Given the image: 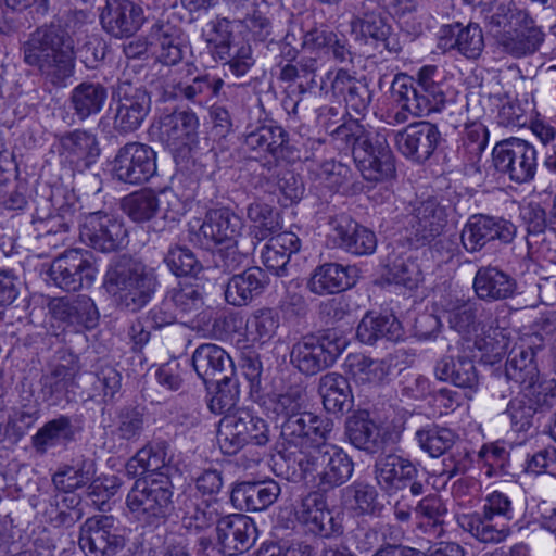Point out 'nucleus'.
Segmentation results:
<instances>
[{"instance_id": "obj_12", "label": "nucleus", "mask_w": 556, "mask_h": 556, "mask_svg": "<svg viewBox=\"0 0 556 556\" xmlns=\"http://www.w3.org/2000/svg\"><path fill=\"white\" fill-rule=\"evenodd\" d=\"M79 238L92 249L110 253L125 247L127 230L121 220L103 211L81 213Z\"/></svg>"}, {"instance_id": "obj_36", "label": "nucleus", "mask_w": 556, "mask_h": 556, "mask_svg": "<svg viewBox=\"0 0 556 556\" xmlns=\"http://www.w3.org/2000/svg\"><path fill=\"white\" fill-rule=\"evenodd\" d=\"M108 99L106 88L94 81H83L75 86L68 98L70 108L80 122L99 114Z\"/></svg>"}, {"instance_id": "obj_26", "label": "nucleus", "mask_w": 556, "mask_h": 556, "mask_svg": "<svg viewBox=\"0 0 556 556\" xmlns=\"http://www.w3.org/2000/svg\"><path fill=\"white\" fill-rule=\"evenodd\" d=\"M175 509L182 527L194 532L204 531L216 525L222 514L217 502H210L187 492L178 495Z\"/></svg>"}, {"instance_id": "obj_51", "label": "nucleus", "mask_w": 556, "mask_h": 556, "mask_svg": "<svg viewBox=\"0 0 556 556\" xmlns=\"http://www.w3.org/2000/svg\"><path fill=\"white\" fill-rule=\"evenodd\" d=\"M74 431L71 419L60 416L41 427L33 437V446L39 454H45L49 448L73 439Z\"/></svg>"}, {"instance_id": "obj_52", "label": "nucleus", "mask_w": 556, "mask_h": 556, "mask_svg": "<svg viewBox=\"0 0 556 556\" xmlns=\"http://www.w3.org/2000/svg\"><path fill=\"white\" fill-rule=\"evenodd\" d=\"M342 350H290L291 364L302 374L313 376L331 367Z\"/></svg>"}, {"instance_id": "obj_6", "label": "nucleus", "mask_w": 556, "mask_h": 556, "mask_svg": "<svg viewBox=\"0 0 556 556\" xmlns=\"http://www.w3.org/2000/svg\"><path fill=\"white\" fill-rule=\"evenodd\" d=\"M374 475L380 490L390 496L407 492L419 497L429 486L427 475L418 464L397 453L379 455L374 464Z\"/></svg>"}, {"instance_id": "obj_15", "label": "nucleus", "mask_w": 556, "mask_h": 556, "mask_svg": "<svg viewBox=\"0 0 556 556\" xmlns=\"http://www.w3.org/2000/svg\"><path fill=\"white\" fill-rule=\"evenodd\" d=\"M353 159L368 181H382L395 173L394 159L387 138L377 131L355 148Z\"/></svg>"}, {"instance_id": "obj_40", "label": "nucleus", "mask_w": 556, "mask_h": 556, "mask_svg": "<svg viewBox=\"0 0 556 556\" xmlns=\"http://www.w3.org/2000/svg\"><path fill=\"white\" fill-rule=\"evenodd\" d=\"M53 316L70 324H80L86 328H93L99 319V312L93 300L87 295H79L73 300L59 299L51 303Z\"/></svg>"}, {"instance_id": "obj_3", "label": "nucleus", "mask_w": 556, "mask_h": 556, "mask_svg": "<svg viewBox=\"0 0 556 556\" xmlns=\"http://www.w3.org/2000/svg\"><path fill=\"white\" fill-rule=\"evenodd\" d=\"M104 286L118 308L136 313L152 300L159 280L153 268L131 257L121 256L110 264Z\"/></svg>"}, {"instance_id": "obj_19", "label": "nucleus", "mask_w": 556, "mask_h": 556, "mask_svg": "<svg viewBox=\"0 0 556 556\" xmlns=\"http://www.w3.org/2000/svg\"><path fill=\"white\" fill-rule=\"evenodd\" d=\"M216 534L220 552L232 556L248 551L255 543L257 529L254 521L245 515L220 514L216 523Z\"/></svg>"}, {"instance_id": "obj_20", "label": "nucleus", "mask_w": 556, "mask_h": 556, "mask_svg": "<svg viewBox=\"0 0 556 556\" xmlns=\"http://www.w3.org/2000/svg\"><path fill=\"white\" fill-rule=\"evenodd\" d=\"M330 240L345 252L354 255H369L376 251L377 238L372 230L358 224L348 215L330 219Z\"/></svg>"}, {"instance_id": "obj_22", "label": "nucleus", "mask_w": 556, "mask_h": 556, "mask_svg": "<svg viewBox=\"0 0 556 556\" xmlns=\"http://www.w3.org/2000/svg\"><path fill=\"white\" fill-rule=\"evenodd\" d=\"M441 140L437 125L430 122H417L408 125L395 136L399 151L415 162L427 161L435 151Z\"/></svg>"}, {"instance_id": "obj_50", "label": "nucleus", "mask_w": 556, "mask_h": 556, "mask_svg": "<svg viewBox=\"0 0 556 556\" xmlns=\"http://www.w3.org/2000/svg\"><path fill=\"white\" fill-rule=\"evenodd\" d=\"M148 424L146 409L141 406H124L115 417L113 435L118 440L136 443L140 440Z\"/></svg>"}, {"instance_id": "obj_30", "label": "nucleus", "mask_w": 556, "mask_h": 556, "mask_svg": "<svg viewBox=\"0 0 556 556\" xmlns=\"http://www.w3.org/2000/svg\"><path fill=\"white\" fill-rule=\"evenodd\" d=\"M267 285L268 277L262 268L249 267L229 278L225 287V300L232 306H245L260 296Z\"/></svg>"}, {"instance_id": "obj_28", "label": "nucleus", "mask_w": 556, "mask_h": 556, "mask_svg": "<svg viewBox=\"0 0 556 556\" xmlns=\"http://www.w3.org/2000/svg\"><path fill=\"white\" fill-rule=\"evenodd\" d=\"M149 39L157 60L165 65H176L190 51L181 37V30L169 22L153 24Z\"/></svg>"}, {"instance_id": "obj_16", "label": "nucleus", "mask_w": 556, "mask_h": 556, "mask_svg": "<svg viewBox=\"0 0 556 556\" xmlns=\"http://www.w3.org/2000/svg\"><path fill=\"white\" fill-rule=\"evenodd\" d=\"M99 21L102 29L114 38H129L143 25L142 7L134 0H105L100 8Z\"/></svg>"}, {"instance_id": "obj_35", "label": "nucleus", "mask_w": 556, "mask_h": 556, "mask_svg": "<svg viewBox=\"0 0 556 556\" xmlns=\"http://www.w3.org/2000/svg\"><path fill=\"white\" fill-rule=\"evenodd\" d=\"M445 217L437 199L428 198L414 206L410 226L418 240L431 241L443 230Z\"/></svg>"}, {"instance_id": "obj_59", "label": "nucleus", "mask_w": 556, "mask_h": 556, "mask_svg": "<svg viewBox=\"0 0 556 556\" xmlns=\"http://www.w3.org/2000/svg\"><path fill=\"white\" fill-rule=\"evenodd\" d=\"M142 469L141 475L149 476L154 473L168 475L169 468L166 466V453L160 446L146 445L140 448L136 455L130 458L126 465L129 475H137V468Z\"/></svg>"}, {"instance_id": "obj_21", "label": "nucleus", "mask_w": 556, "mask_h": 556, "mask_svg": "<svg viewBox=\"0 0 556 556\" xmlns=\"http://www.w3.org/2000/svg\"><path fill=\"white\" fill-rule=\"evenodd\" d=\"M160 140L172 151H191L198 143L199 119L193 112L174 111L160 118Z\"/></svg>"}, {"instance_id": "obj_13", "label": "nucleus", "mask_w": 556, "mask_h": 556, "mask_svg": "<svg viewBox=\"0 0 556 556\" xmlns=\"http://www.w3.org/2000/svg\"><path fill=\"white\" fill-rule=\"evenodd\" d=\"M117 106L114 116V129L119 134L137 130L151 109V97L147 89L128 79H119L116 91Z\"/></svg>"}, {"instance_id": "obj_2", "label": "nucleus", "mask_w": 556, "mask_h": 556, "mask_svg": "<svg viewBox=\"0 0 556 556\" xmlns=\"http://www.w3.org/2000/svg\"><path fill=\"white\" fill-rule=\"evenodd\" d=\"M298 470L286 473L293 482L314 483L318 492H328L348 482L354 471L352 458L341 447L320 442L299 452Z\"/></svg>"}, {"instance_id": "obj_31", "label": "nucleus", "mask_w": 556, "mask_h": 556, "mask_svg": "<svg viewBox=\"0 0 556 556\" xmlns=\"http://www.w3.org/2000/svg\"><path fill=\"white\" fill-rule=\"evenodd\" d=\"M242 218L228 207L208 210L200 226V233L214 244L236 242L243 229Z\"/></svg>"}, {"instance_id": "obj_57", "label": "nucleus", "mask_w": 556, "mask_h": 556, "mask_svg": "<svg viewBox=\"0 0 556 556\" xmlns=\"http://www.w3.org/2000/svg\"><path fill=\"white\" fill-rule=\"evenodd\" d=\"M351 509L357 516H380L383 505L378 501L375 486L365 482H354L344 489Z\"/></svg>"}, {"instance_id": "obj_34", "label": "nucleus", "mask_w": 556, "mask_h": 556, "mask_svg": "<svg viewBox=\"0 0 556 556\" xmlns=\"http://www.w3.org/2000/svg\"><path fill=\"white\" fill-rule=\"evenodd\" d=\"M332 429L333 421L331 419L303 412L290 414L286 418L281 425V435L289 440L306 437L326 442Z\"/></svg>"}, {"instance_id": "obj_27", "label": "nucleus", "mask_w": 556, "mask_h": 556, "mask_svg": "<svg viewBox=\"0 0 556 556\" xmlns=\"http://www.w3.org/2000/svg\"><path fill=\"white\" fill-rule=\"evenodd\" d=\"M439 46L444 50L455 49L467 59H477L484 48L482 29L473 23L443 25L439 31Z\"/></svg>"}, {"instance_id": "obj_64", "label": "nucleus", "mask_w": 556, "mask_h": 556, "mask_svg": "<svg viewBox=\"0 0 556 556\" xmlns=\"http://www.w3.org/2000/svg\"><path fill=\"white\" fill-rule=\"evenodd\" d=\"M239 394L238 381L225 376L217 382L214 394L207 399V407L216 415L232 414L231 409L236 406Z\"/></svg>"}, {"instance_id": "obj_47", "label": "nucleus", "mask_w": 556, "mask_h": 556, "mask_svg": "<svg viewBox=\"0 0 556 556\" xmlns=\"http://www.w3.org/2000/svg\"><path fill=\"white\" fill-rule=\"evenodd\" d=\"M444 307L450 327L460 334L476 329L477 319L483 309L478 300L464 296L450 299Z\"/></svg>"}, {"instance_id": "obj_62", "label": "nucleus", "mask_w": 556, "mask_h": 556, "mask_svg": "<svg viewBox=\"0 0 556 556\" xmlns=\"http://www.w3.org/2000/svg\"><path fill=\"white\" fill-rule=\"evenodd\" d=\"M192 365L202 378L213 377L229 368L232 371L233 362L226 350H194Z\"/></svg>"}, {"instance_id": "obj_32", "label": "nucleus", "mask_w": 556, "mask_h": 556, "mask_svg": "<svg viewBox=\"0 0 556 556\" xmlns=\"http://www.w3.org/2000/svg\"><path fill=\"white\" fill-rule=\"evenodd\" d=\"M472 287L478 299L495 302L513 296L517 285L514 278L497 267L483 266L477 270Z\"/></svg>"}, {"instance_id": "obj_60", "label": "nucleus", "mask_w": 556, "mask_h": 556, "mask_svg": "<svg viewBox=\"0 0 556 556\" xmlns=\"http://www.w3.org/2000/svg\"><path fill=\"white\" fill-rule=\"evenodd\" d=\"M416 438L420 448L435 458L455 445L457 435L448 428L431 426L417 430Z\"/></svg>"}, {"instance_id": "obj_1", "label": "nucleus", "mask_w": 556, "mask_h": 556, "mask_svg": "<svg viewBox=\"0 0 556 556\" xmlns=\"http://www.w3.org/2000/svg\"><path fill=\"white\" fill-rule=\"evenodd\" d=\"M23 62L53 86H63L75 70L73 40L55 27H39L20 48Z\"/></svg>"}, {"instance_id": "obj_18", "label": "nucleus", "mask_w": 556, "mask_h": 556, "mask_svg": "<svg viewBox=\"0 0 556 556\" xmlns=\"http://www.w3.org/2000/svg\"><path fill=\"white\" fill-rule=\"evenodd\" d=\"M517 232L516 226L502 217L475 215L465 225L460 240L468 252L480 251L488 242L498 240L510 243Z\"/></svg>"}, {"instance_id": "obj_42", "label": "nucleus", "mask_w": 556, "mask_h": 556, "mask_svg": "<svg viewBox=\"0 0 556 556\" xmlns=\"http://www.w3.org/2000/svg\"><path fill=\"white\" fill-rule=\"evenodd\" d=\"M352 269L337 263L317 267L308 281V289L315 294H330L343 291L355 283Z\"/></svg>"}, {"instance_id": "obj_43", "label": "nucleus", "mask_w": 556, "mask_h": 556, "mask_svg": "<svg viewBox=\"0 0 556 556\" xmlns=\"http://www.w3.org/2000/svg\"><path fill=\"white\" fill-rule=\"evenodd\" d=\"M224 80L210 74L199 75L190 83L179 81L175 86V96L182 98L195 106L207 108L218 97Z\"/></svg>"}, {"instance_id": "obj_7", "label": "nucleus", "mask_w": 556, "mask_h": 556, "mask_svg": "<svg viewBox=\"0 0 556 556\" xmlns=\"http://www.w3.org/2000/svg\"><path fill=\"white\" fill-rule=\"evenodd\" d=\"M217 438L223 452L233 455L248 444L265 446L269 442V429L263 418L238 409L220 419Z\"/></svg>"}, {"instance_id": "obj_46", "label": "nucleus", "mask_w": 556, "mask_h": 556, "mask_svg": "<svg viewBox=\"0 0 556 556\" xmlns=\"http://www.w3.org/2000/svg\"><path fill=\"white\" fill-rule=\"evenodd\" d=\"M353 31L359 29L363 37H370L377 41H387L390 26L382 17V10L374 0H365L358 16L351 21Z\"/></svg>"}, {"instance_id": "obj_61", "label": "nucleus", "mask_w": 556, "mask_h": 556, "mask_svg": "<svg viewBox=\"0 0 556 556\" xmlns=\"http://www.w3.org/2000/svg\"><path fill=\"white\" fill-rule=\"evenodd\" d=\"M505 372L510 380L519 383H531L538 377L534 350H509Z\"/></svg>"}, {"instance_id": "obj_17", "label": "nucleus", "mask_w": 556, "mask_h": 556, "mask_svg": "<svg viewBox=\"0 0 556 556\" xmlns=\"http://www.w3.org/2000/svg\"><path fill=\"white\" fill-rule=\"evenodd\" d=\"M296 514L316 535L329 539L343 533L341 514L330 509L325 495L318 491L309 492L301 500Z\"/></svg>"}, {"instance_id": "obj_29", "label": "nucleus", "mask_w": 556, "mask_h": 556, "mask_svg": "<svg viewBox=\"0 0 556 556\" xmlns=\"http://www.w3.org/2000/svg\"><path fill=\"white\" fill-rule=\"evenodd\" d=\"M281 492L274 480L240 482L231 491L230 500L240 510L261 511L276 502Z\"/></svg>"}, {"instance_id": "obj_53", "label": "nucleus", "mask_w": 556, "mask_h": 556, "mask_svg": "<svg viewBox=\"0 0 556 556\" xmlns=\"http://www.w3.org/2000/svg\"><path fill=\"white\" fill-rule=\"evenodd\" d=\"M96 475L94 463L90 459H81L75 465H65L52 477L56 489L64 493H71L93 481Z\"/></svg>"}, {"instance_id": "obj_5", "label": "nucleus", "mask_w": 556, "mask_h": 556, "mask_svg": "<svg viewBox=\"0 0 556 556\" xmlns=\"http://www.w3.org/2000/svg\"><path fill=\"white\" fill-rule=\"evenodd\" d=\"M173 484L168 475H149L135 481L126 505L134 518L148 525L159 523L175 509Z\"/></svg>"}, {"instance_id": "obj_4", "label": "nucleus", "mask_w": 556, "mask_h": 556, "mask_svg": "<svg viewBox=\"0 0 556 556\" xmlns=\"http://www.w3.org/2000/svg\"><path fill=\"white\" fill-rule=\"evenodd\" d=\"M391 97L404 103L412 115L422 116L439 112L445 103L441 75L434 65H425L416 78L396 74L391 85Z\"/></svg>"}, {"instance_id": "obj_48", "label": "nucleus", "mask_w": 556, "mask_h": 556, "mask_svg": "<svg viewBox=\"0 0 556 556\" xmlns=\"http://www.w3.org/2000/svg\"><path fill=\"white\" fill-rule=\"evenodd\" d=\"M247 217L251 223L254 238L258 241L280 233L282 228L279 212L261 201H254L248 205Z\"/></svg>"}, {"instance_id": "obj_38", "label": "nucleus", "mask_w": 556, "mask_h": 556, "mask_svg": "<svg viewBox=\"0 0 556 556\" xmlns=\"http://www.w3.org/2000/svg\"><path fill=\"white\" fill-rule=\"evenodd\" d=\"M318 393L325 409L337 414L349 412L353 404L350 383L345 377L337 372H328L319 378Z\"/></svg>"}, {"instance_id": "obj_11", "label": "nucleus", "mask_w": 556, "mask_h": 556, "mask_svg": "<svg viewBox=\"0 0 556 556\" xmlns=\"http://www.w3.org/2000/svg\"><path fill=\"white\" fill-rule=\"evenodd\" d=\"M97 275L93 255L88 250L72 249L54 258L49 276L59 288L76 292L92 286Z\"/></svg>"}, {"instance_id": "obj_24", "label": "nucleus", "mask_w": 556, "mask_h": 556, "mask_svg": "<svg viewBox=\"0 0 556 556\" xmlns=\"http://www.w3.org/2000/svg\"><path fill=\"white\" fill-rule=\"evenodd\" d=\"M517 26L496 36L497 48L515 59L533 55L544 42V31L535 24L532 16L531 22H519Z\"/></svg>"}, {"instance_id": "obj_9", "label": "nucleus", "mask_w": 556, "mask_h": 556, "mask_svg": "<svg viewBox=\"0 0 556 556\" xmlns=\"http://www.w3.org/2000/svg\"><path fill=\"white\" fill-rule=\"evenodd\" d=\"M49 200H43L42 205L36 208L33 224L36 232L68 233L70 229L80 222V203L76 195L64 188L52 191Z\"/></svg>"}, {"instance_id": "obj_54", "label": "nucleus", "mask_w": 556, "mask_h": 556, "mask_svg": "<svg viewBox=\"0 0 556 556\" xmlns=\"http://www.w3.org/2000/svg\"><path fill=\"white\" fill-rule=\"evenodd\" d=\"M489 131L480 122L466 125L460 153L467 165L475 172H481V160L488 146Z\"/></svg>"}, {"instance_id": "obj_33", "label": "nucleus", "mask_w": 556, "mask_h": 556, "mask_svg": "<svg viewBox=\"0 0 556 556\" xmlns=\"http://www.w3.org/2000/svg\"><path fill=\"white\" fill-rule=\"evenodd\" d=\"M331 91L342 98L346 106L357 114L365 112L371 102V91L363 78H357L348 70L340 68L331 79Z\"/></svg>"}, {"instance_id": "obj_23", "label": "nucleus", "mask_w": 556, "mask_h": 556, "mask_svg": "<svg viewBox=\"0 0 556 556\" xmlns=\"http://www.w3.org/2000/svg\"><path fill=\"white\" fill-rule=\"evenodd\" d=\"M59 142L60 156L78 172L89 168L100 155L97 136L89 130L67 131L60 137Z\"/></svg>"}, {"instance_id": "obj_10", "label": "nucleus", "mask_w": 556, "mask_h": 556, "mask_svg": "<svg viewBox=\"0 0 556 556\" xmlns=\"http://www.w3.org/2000/svg\"><path fill=\"white\" fill-rule=\"evenodd\" d=\"M493 165L517 184L529 182L536 170V150L528 141L508 138L497 142L492 151Z\"/></svg>"}, {"instance_id": "obj_39", "label": "nucleus", "mask_w": 556, "mask_h": 556, "mask_svg": "<svg viewBox=\"0 0 556 556\" xmlns=\"http://www.w3.org/2000/svg\"><path fill=\"white\" fill-rule=\"evenodd\" d=\"M300 47L311 52H330L340 63L352 60L348 40L326 28L314 27L303 33Z\"/></svg>"}, {"instance_id": "obj_55", "label": "nucleus", "mask_w": 556, "mask_h": 556, "mask_svg": "<svg viewBox=\"0 0 556 556\" xmlns=\"http://www.w3.org/2000/svg\"><path fill=\"white\" fill-rule=\"evenodd\" d=\"M515 22H531V13L526 8H520L514 0L503 1L496 5L494 12L488 13L484 16V24L494 39L498 34L506 31V27Z\"/></svg>"}, {"instance_id": "obj_49", "label": "nucleus", "mask_w": 556, "mask_h": 556, "mask_svg": "<svg viewBox=\"0 0 556 556\" xmlns=\"http://www.w3.org/2000/svg\"><path fill=\"white\" fill-rule=\"evenodd\" d=\"M163 306L173 307L180 318L194 315L203 306L202 287L189 282L178 283L167 292Z\"/></svg>"}, {"instance_id": "obj_25", "label": "nucleus", "mask_w": 556, "mask_h": 556, "mask_svg": "<svg viewBox=\"0 0 556 556\" xmlns=\"http://www.w3.org/2000/svg\"><path fill=\"white\" fill-rule=\"evenodd\" d=\"M345 434L354 447L368 454L381 452L387 442V432L382 431L365 409L357 410L346 418Z\"/></svg>"}, {"instance_id": "obj_45", "label": "nucleus", "mask_w": 556, "mask_h": 556, "mask_svg": "<svg viewBox=\"0 0 556 556\" xmlns=\"http://www.w3.org/2000/svg\"><path fill=\"white\" fill-rule=\"evenodd\" d=\"M438 379L451 381L459 388H473L478 383V375L473 362L465 356L443 357L434 369Z\"/></svg>"}, {"instance_id": "obj_8", "label": "nucleus", "mask_w": 556, "mask_h": 556, "mask_svg": "<svg viewBox=\"0 0 556 556\" xmlns=\"http://www.w3.org/2000/svg\"><path fill=\"white\" fill-rule=\"evenodd\" d=\"M156 152L148 144L131 141L121 147L111 162L113 179L132 186L148 182L156 174Z\"/></svg>"}, {"instance_id": "obj_56", "label": "nucleus", "mask_w": 556, "mask_h": 556, "mask_svg": "<svg viewBox=\"0 0 556 556\" xmlns=\"http://www.w3.org/2000/svg\"><path fill=\"white\" fill-rule=\"evenodd\" d=\"M379 327L388 328L387 337L390 342H400L403 338V329L394 316L374 317L365 315L356 330L359 343L368 345L378 343L379 333L377 330H379Z\"/></svg>"}, {"instance_id": "obj_41", "label": "nucleus", "mask_w": 556, "mask_h": 556, "mask_svg": "<svg viewBox=\"0 0 556 556\" xmlns=\"http://www.w3.org/2000/svg\"><path fill=\"white\" fill-rule=\"evenodd\" d=\"M288 142V134L277 125H262L245 135L244 144L255 157L271 155L275 159L282 155Z\"/></svg>"}, {"instance_id": "obj_44", "label": "nucleus", "mask_w": 556, "mask_h": 556, "mask_svg": "<svg viewBox=\"0 0 556 556\" xmlns=\"http://www.w3.org/2000/svg\"><path fill=\"white\" fill-rule=\"evenodd\" d=\"M494 517L481 511L463 515L460 527L481 543L498 544L504 542L511 533L505 523H495Z\"/></svg>"}, {"instance_id": "obj_58", "label": "nucleus", "mask_w": 556, "mask_h": 556, "mask_svg": "<svg viewBox=\"0 0 556 556\" xmlns=\"http://www.w3.org/2000/svg\"><path fill=\"white\" fill-rule=\"evenodd\" d=\"M121 208L135 223L148 222L157 213L156 194L150 189L135 191L122 199Z\"/></svg>"}, {"instance_id": "obj_14", "label": "nucleus", "mask_w": 556, "mask_h": 556, "mask_svg": "<svg viewBox=\"0 0 556 556\" xmlns=\"http://www.w3.org/2000/svg\"><path fill=\"white\" fill-rule=\"evenodd\" d=\"M79 546L87 556H113L125 546L123 529L113 516L88 518L80 528Z\"/></svg>"}, {"instance_id": "obj_63", "label": "nucleus", "mask_w": 556, "mask_h": 556, "mask_svg": "<svg viewBox=\"0 0 556 556\" xmlns=\"http://www.w3.org/2000/svg\"><path fill=\"white\" fill-rule=\"evenodd\" d=\"M75 366L60 365L45 378L43 393L51 405H59L63 400L70 401V389L74 386Z\"/></svg>"}, {"instance_id": "obj_37", "label": "nucleus", "mask_w": 556, "mask_h": 556, "mask_svg": "<svg viewBox=\"0 0 556 556\" xmlns=\"http://www.w3.org/2000/svg\"><path fill=\"white\" fill-rule=\"evenodd\" d=\"M301 241L293 232H280L268 239L262 250L263 264L277 276L286 274L290 256L300 251Z\"/></svg>"}]
</instances>
